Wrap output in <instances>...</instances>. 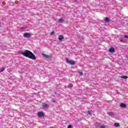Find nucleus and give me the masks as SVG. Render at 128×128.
Masks as SVG:
<instances>
[{
  "label": "nucleus",
  "mask_w": 128,
  "mask_h": 128,
  "mask_svg": "<svg viewBox=\"0 0 128 128\" xmlns=\"http://www.w3.org/2000/svg\"><path fill=\"white\" fill-rule=\"evenodd\" d=\"M87 112H88V114H90V115L92 114V112L90 111H88Z\"/></svg>",
  "instance_id": "17"
},
{
  "label": "nucleus",
  "mask_w": 128,
  "mask_h": 128,
  "mask_svg": "<svg viewBox=\"0 0 128 128\" xmlns=\"http://www.w3.org/2000/svg\"><path fill=\"white\" fill-rule=\"evenodd\" d=\"M104 21L106 22H110V18H106L105 20Z\"/></svg>",
  "instance_id": "12"
},
{
  "label": "nucleus",
  "mask_w": 128,
  "mask_h": 128,
  "mask_svg": "<svg viewBox=\"0 0 128 128\" xmlns=\"http://www.w3.org/2000/svg\"><path fill=\"white\" fill-rule=\"evenodd\" d=\"M38 116H40V118H42V117L44 116V113H42V112H38Z\"/></svg>",
  "instance_id": "4"
},
{
  "label": "nucleus",
  "mask_w": 128,
  "mask_h": 128,
  "mask_svg": "<svg viewBox=\"0 0 128 128\" xmlns=\"http://www.w3.org/2000/svg\"><path fill=\"white\" fill-rule=\"evenodd\" d=\"M124 38H128V36L126 35L124 36Z\"/></svg>",
  "instance_id": "19"
},
{
  "label": "nucleus",
  "mask_w": 128,
  "mask_h": 128,
  "mask_svg": "<svg viewBox=\"0 0 128 128\" xmlns=\"http://www.w3.org/2000/svg\"><path fill=\"white\" fill-rule=\"evenodd\" d=\"M52 34H54V32H51V35L52 36Z\"/></svg>",
  "instance_id": "18"
},
{
  "label": "nucleus",
  "mask_w": 128,
  "mask_h": 128,
  "mask_svg": "<svg viewBox=\"0 0 128 128\" xmlns=\"http://www.w3.org/2000/svg\"><path fill=\"white\" fill-rule=\"evenodd\" d=\"M66 64H71V66H74V64H76L74 61L70 60L68 58L66 59Z\"/></svg>",
  "instance_id": "2"
},
{
  "label": "nucleus",
  "mask_w": 128,
  "mask_h": 128,
  "mask_svg": "<svg viewBox=\"0 0 128 128\" xmlns=\"http://www.w3.org/2000/svg\"><path fill=\"white\" fill-rule=\"evenodd\" d=\"M120 106L121 108H126V104H124V103H121L120 104Z\"/></svg>",
  "instance_id": "9"
},
{
  "label": "nucleus",
  "mask_w": 128,
  "mask_h": 128,
  "mask_svg": "<svg viewBox=\"0 0 128 128\" xmlns=\"http://www.w3.org/2000/svg\"><path fill=\"white\" fill-rule=\"evenodd\" d=\"M114 126H116V128H118V126H120V124H118V122L114 123Z\"/></svg>",
  "instance_id": "10"
},
{
  "label": "nucleus",
  "mask_w": 128,
  "mask_h": 128,
  "mask_svg": "<svg viewBox=\"0 0 128 128\" xmlns=\"http://www.w3.org/2000/svg\"><path fill=\"white\" fill-rule=\"evenodd\" d=\"M58 22H60V24H62V22H64V20L60 18L58 20Z\"/></svg>",
  "instance_id": "7"
},
{
  "label": "nucleus",
  "mask_w": 128,
  "mask_h": 128,
  "mask_svg": "<svg viewBox=\"0 0 128 128\" xmlns=\"http://www.w3.org/2000/svg\"><path fill=\"white\" fill-rule=\"evenodd\" d=\"M4 67H2L0 69V72H4Z\"/></svg>",
  "instance_id": "13"
},
{
  "label": "nucleus",
  "mask_w": 128,
  "mask_h": 128,
  "mask_svg": "<svg viewBox=\"0 0 128 128\" xmlns=\"http://www.w3.org/2000/svg\"><path fill=\"white\" fill-rule=\"evenodd\" d=\"M43 56H44V58H48V56L47 54H44L43 55Z\"/></svg>",
  "instance_id": "15"
},
{
  "label": "nucleus",
  "mask_w": 128,
  "mask_h": 128,
  "mask_svg": "<svg viewBox=\"0 0 128 128\" xmlns=\"http://www.w3.org/2000/svg\"><path fill=\"white\" fill-rule=\"evenodd\" d=\"M68 128H72V125H68Z\"/></svg>",
  "instance_id": "21"
},
{
  "label": "nucleus",
  "mask_w": 128,
  "mask_h": 128,
  "mask_svg": "<svg viewBox=\"0 0 128 128\" xmlns=\"http://www.w3.org/2000/svg\"><path fill=\"white\" fill-rule=\"evenodd\" d=\"M122 78H124L125 80H126L128 78V76H122Z\"/></svg>",
  "instance_id": "14"
},
{
  "label": "nucleus",
  "mask_w": 128,
  "mask_h": 128,
  "mask_svg": "<svg viewBox=\"0 0 128 128\" xmlns=\"http://www.w3.org/2000/svg\"><path fill=\"white\" fill-rule=\"evenodd\" d=\"M19 54H22V56H26V58H31V60H36V56H34V54L32 53V52L28 50H26L25 51H20L19 52Z\"/></svg>",
  "instance_id": "1"
},
{
  "label": "nucleus",
  "mask_w": 128,
  "mask_h": 128,
  "mask_svg": "<svg viewBox=\"0 0 128 128\" xmlns=\"http://www.w3.org/2000/svg\"><path fill=\"white\" fill-rule=\"evenodd\" d=\"M109 52H114V48H109Z\"/></svg>",
  "instance_id": "8"
},
{
  "label": "nucleus",
  "mask_w": 128,
  "mask_h": 128,
  "mask_svg": "<svg viewBox=\"0 0 128 128\" xmlns=\"http://www.w3.org/2000/svg\"><path fill=\"white\" fill-rule=\"evenodd\" d=\"M32 34H30V33L25 32L24 34V38H30Z\"/></svg>",
  "instance_id": "3"
},
{
  "label": "nucleus",
  "mask_w": 128,
  "mask_h": 128,
  "mask_svg": "<svg viewBox=\"0 0 128 128\" xmlns=\"http://www.w3.org/2000/svg\"><path fill=\"white\" fill-rule=\"evenodd\" d=\"M64 38V36H62V35H60L58 40H60V42H62V40Z\"/></svg>",
  "instance_id": "5"
},
{
  "label": "nucleus",
  "mask_w": 128,
  "mask_h": 128,
  "mask_svg": "<svg viewBox=\"0 0 128 128\" xmlns=\"http://www.w3.org/2000/svg\"><path fill=\"white\" fill-rule=\"evenodd\" d=\"M80 76H82V74H83L82 72H80Z\"/></svg>",
  "instance_id": "20"
},
{
  "label": "nucleus",
  "mask_w": 128,
  "mask_h": 128,
  "mask_svg": "<svg viewBox=\"0 0 128 128\" xmlns=\"http://www.w3.org/2000/svg\"><path fill=\"white\" fill-rule=\"evenodd\" d=\"M108 114L110 116H114V114L112 112H108Z\"/></svg>",
  "instance_id": "11"
},
{
  "label": "nucleus",
  "mask_w": 128,
  "mask_h": 128,
  "mask_svg": "<svg viewBox=\"0 0 128 128\" xmlns=\"http://www.w3.org/2000/svg\"><path fill=\"white\" fill-rule=\"evenodd\" d=\"M42 106H43L44 108H48L50 107L48 104H43Z\"/></svg>",
  "instance_id": "6"
},
{
  "label": "nucleus",
  "mask_w": 128,
  "mask_h": 128,
  "mask_svg": "<svg viewBox=\"0 0 128 128\" xmlns=\"http://www.w3.org/2000/svg\"><path fill=\"white\" fill-rule=\"evenodd\" d=\"M68 88H72V84H69L68 85Z\"/></svg>",
  "instance_id": "16"
}]
</instances>
